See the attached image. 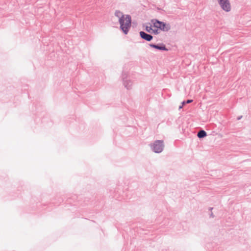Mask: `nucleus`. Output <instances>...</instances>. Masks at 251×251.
Listing matches in <instances>:
<instances>
[{"label":"nucleus","instance_id":"obj_6","mask_svg":"<svg viewBox=\"0 0 251 251\" xmlns=\"http://www.w3.org/2000/svg\"><path fill=\"white\" fill-rule=\"evenodd\" d=\"M206 136V133L204 130H201L198 133V136L199 138H201Z\"/></svg>","mask_w":251,"mask_h":251},{"label":"nucleus","instance_id":"obj_1","mask_svg":"<svg viewBox=\"0 0 251 251\" xmlns=\"http://www.w3.org/2000/svg\"><path fill=\"white\" fill-rule=\"evenodd\" d=\"M115 16L119 19L120 28L125 34H127L131 25V18L128 15H124L120 10H116Z\"/></svg>","mask_w":251,"mask_h":251},{"label":"nucleus","instance_id":"obj_10","mask_svg":"<svg viewBox=\"0 0 251 251\" xmlns=\"http://www.w3.org/2000/svg\"><path fill=\"white\" fill-rule=\"evenodd\" d=\"M185 103H186V102L185 101L182 102V105L183 106Z\"/></svg>","mask_w":251,"mask_h":251},{"label":"nucleus","instance_id":"obj_11","mask_svg":"<svg viewBox=\"0 0 251 251\" xmlns=\"http://www.w3.org/2000/svg\"><path fill=\"white\" fill-rule=\"evenodd\" d=\"M182 107H183V106H182V105H181V106H179V109H181V108H182Z\"/></svg>","mask_w":251,"mask_h":251},{"label":"nucleus","instance_id":"obj_12","mask_svg":"<svg viewBox=\"0 0 251 251\" xmlns=\"http://www.w3.org/2000/svg\"><path fill=\"white\" fill-rule=\"evenodd\" d=\"M154 32L155 33H157V30H156V31H155H155H154Z\"/></svg>","mask_w":251,"mask_h":251},{"label":"nucleus","instance_id":"obj_3","mask_svg":"<svg viewBox=\"0 0 251 251\" xmlns=\"http://www.w3.org/2000/svg\"><path fill=\"white\" fill-rule=\"evenodd\" d=\"M218 2L223 10L226 12H229L231 9L230 3L228 0H217Z\"/></svg>","mask_w":251,"mask_h":251},{"label":"nucleus","instance_id":"obj_4","mask_svg":"<svg viewBox=\"0 0 251 251\" xmlns=\"http://www.w3.org/2000/svg\"><path fill=\"white\" fill-rule=\"evenodd\" d=\"M163 149V145L162 141H156L153 144V150L154 152L159 153L162 151Z\"/></svg>","mask_w":251,"mask_h":251},{"label":"nucleus","instance_id":"obj_2","mask_svg":"<svg viewBox=\"0 0 251 251\" xmlns=\"http://www.w3.org/2000/svg\"><path fill=\"white\" fill-rule=\"evenodd\" d=\"M152 23L153 24L154 27L159 28L164 31H168L170 29L169 25L166 24L163 22H160L156 20H152Z\"/></svg>","mask_w":251,"mask_h":251},{"label":"nucleus","instance_id":"obj_8","mask_svg":"<svg viewBox=\"0 0 251 251\" xmlns=\"http://www.w3.org/2000/svg\"><path fill=\"white\" fill-rule=\"evenodd\" d=\"M146 29L147 31H148L149 32H151V30H152L151 26H147Z\"/></svg>","mask_w":251,"mask_h":251},{"label":"nucleus","instance_id":"obj_9","mask_svg":"<svg viewBox=\"0 0 251 251\" xmlns=\"http://www.w3.org/2000/svg\"><path fill=\"white\" fill-rule=\"evenodd\" d=\"M192 101H193V100H187L186 101V103H190L192 102Z\"/></svg>","mask_w":251,"mask_h":251},{"label":"nucleus","instance_id":"obj_7","mask_svg":"<svg viewBox=\"0 0 251 251\" xmlns=\"http://www.w3.org/2000/svg\"><path fill=\"white\" fill-rule=\"evenodd\" d=\"M151 46L153 47V48H154L155 49H159V50H167L166 48H165V46H162V47H159L157 45H151Z\"/></svg>","mask_w":251,"mask_h":251},{"label":"nucleus","instance_id":"obj_5","mask_svg":"<svg viewBox=\"0 0 251 251\" xmlns=\"http://www.w3.org/2000/svg\"><path fill=\"white\" fill-rule=\"evenodd\" d=\"M140 35L143 39L148 41H150L152 39V36L150 34H148L143 31H141L140 32Z\"/></svg>","mask_w":251,"mask_h":251}]
</instances>
